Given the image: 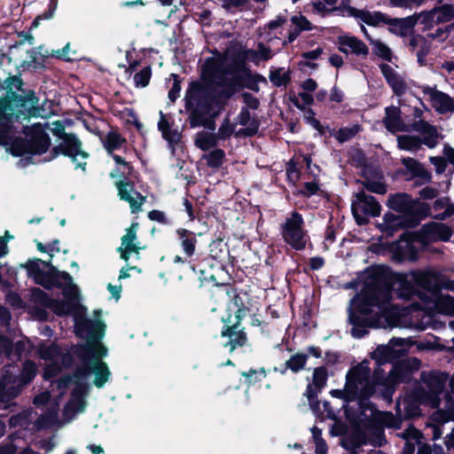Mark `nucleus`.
I'll return each instance as SVG.
<instances>
[{"mask_svg":"<svg viewBox=\"0 0 454 454\" xmlns=\"http://www.w3.org/2000/svg\"><path fill=\"white\" fill-rule=\"evenodd\" d=\"M361 130L362 127L359 124H355L352 127H342L337 131L335 137L339 143L342 144L352 139Z\"/></svg>","mask_w":454,"mask_h":454,"instance_id":"52","label":"nucleus"},{"mask_svg":"<svg viewBox=\"0 0 454 454\" xmlns=\"http://www.w3.org/2000/svg\"><path fill=\"white\" fill-rule=\"evenodd\" d=\"M327 380H328V372H327L326 367L324 365L316 367L313 370L312 382L309 383L307 385L305 391H309V387H310L311 390L316 391L317 393H321L322 390L326 386Z\"/></svg>","mask_w":454,"mask_h":454,"instance_id":"42","label":"nucleus"},{"mask_svg":"<svg viewBox=\"0 0 454 454\" xmlns=\"http://www.w3.org/2000/svg\"><path fill=\"white\" fill-rule=\"evenodd\" d=\"M22 137L12 138L9 142L11 153L15 157H22L24 155H42L45 153L51 144L49 134L45 131L44 126L38 122L32 126H23Z\"/></svg>","mask_w":454,"mask_h":454,"instance_id":"2","label":"nucleus"},{"mask_svg":"<svg viewBox=\"0 0 454 454\" xmlns=\"http://www.w3.org/2000/svg\"><path fill=\"white\" fill-rule=\"evenodd\" d=\"M418 239V234L405 231L399 238V243L405 242V247L398 244L395 254L401 258H404L406 254L409 255L411 260H416L418 250L413 245V242Z\"/></svg>","mask_w":454,"mask_h":454,"instance_id":"34","label":"nucleus"},{"mask_svg":"<svg viewBox=\"0 0 454 454\" xmlns=\"http://www.w3.org/2000/svg\"><path fill=\"white\" fill-rule=\"evenodd\" d=\"M359 385H361V383L346 378L344 389L348 396V399H349L351 402L356 401V398L359 397Z\"/></svg>","mask_w":454,"mask_h":454,"instance_id":"63","label":"nucleus"},{"mask_svg":"<svg viewBox=\"0 0 454 454\" xmlns=\"http://www.w3.org/2000/svg\"><path fill=\"white\" fill-rule=\"evenodd\" d=\"M222 245V240L213 241L210 244V257L205 258L202 262L199 265L192 264V269L194 271H199L200 276L199 278L201 283L203 282H216V277L212 272L213 269L216 267L217 269H223V264L221 261L217 260L221 258V254L217 252H215V249Z\"/></svg>","mask_w":454,"mask_h":454,"instance_id":"15","label":"nucleus"},{"mask_svg":"<svg viewBox=\"0 0 454 454\" xmlns=\"http://www.w3.org/2000/svg\"><path fill=\"white\" fill-rule=\"evenodd\" d=\"M389 343L392 344V346L403 347L405 340L402 338H392ZM395 352L394 347L381 345L375 349L372 357L379 365H381L389 362L394 357Z\"/></svg>","mask_w":454,"mask_h":454,"instance_id":"36","label":"nucleus"},{"mask_svg":"<svg viewBox=\"0 0 454 454\" xmlns=\"http://www.w3.org/2000/svg\"><path fill=\"white\" fill-rule=\"evenodd\" d=\"M309 359V355L301 352L295 353L291 356L288 360L286 361L283 367L278 369L274 368L275 372H279L282 375L286 374L287 370H290L294 373H298L299 372L305 369Z\"/></svg>","mask_w":454,"mask_h":454,"instance_id":"40","label":"nucleus"},{"mask_svg":"<svg viewBox=\"0 0 454 454\" xmlns=\"http://www.w3.org/2000/svg\"><path fill=\"white\" fill-rule=\"evenodd\" d=\"M223 326L221 331V337L227 338V341L223 346L228 348L229 353L232 354L237 348L246 346L248 339L244 327L241 324L236 325V319L233 321L232 315L228 312L226 317H222Z\"/></svg>","mask_w":454,"mask_h":454,"instance_id":"11","label":"nucleus"},{"mask_svg":"<svg viewBox=\"0 0 454 454\" xmlns=\"http://www.w3.org/2000/svg\"><path fill=\"white\" fill-rule=\"evenodd\" d=\"M304 224L302 215L294 210L280 226V234L284 242L296 251L304 250L310 239Z\"/></svg>","mask_w":454,"mask_h":454,"instance_id":"8","label":"nucleus"},{"mask_svg":"<svg viewBox=\"0 0 454 454\" xmlns=\"http://www.w3.org/2000/svg\"><path fill=\"white\" fill-rule=\"evenodd\" d=\"M413 206L407 216L408 228L417 227L420 222L431 216V207L427 202H421L419 199L413 200Z\"/></svg>","mask_w":454,"mask_h":454,"instance_id":"31","label":"nucleus"},{"mask_svg":"<svg viewBox=\"0 0 454 454\" xmlns=\"http://www.w3.org/2000/svg\"><path fill=\"white\" fill-rule=\"evenodd\" d=\"M90 386L86 381L74 382V387L71 391V398L85 401Z\"/></svg>","mask_w":454,"mask_h":454,"instance_id":"62","label":"nucleus"},{"mask_svg":"<svg viewBox=\"0 0 454 454\" xmlns=\"http://www.w3.org/2000/svg\"><path fill=\"white\" fill-rule=\"evenodd\" d=\"M423 93L429 95L431 105L436 113L445 114L454 112V100L449 94L428 86L423 89Z\"/></svg>","mask_w":454,"mask_h":454,"instance_id":"18","label":"nucleus"},{"mask_svg":"<svg viewBox=\"0 0 454 454\" xmlns=\"http://www.w3.org/2000/svg\"><path fill=\"white\" fill-rule=\"evenodd\" d=\"M401 114V109L398 106H390L385 108L383 123L387 131L395 133L406 130Z\"/></svg>","mask_w":454,"mask_h":454,"instance_id":"33","label":"nucleus"},{"mask_svg":"<svg viewBox=\"0 0 454 454\" xmlns=\"http://www.w3.org/2000/svg\"><path fill=\"white\" fill-rule=\"evenodd\" d=\"M290 21L294 25V29L299 34L303 31H310L314 28L312 23L302 14L292 16Z\"/></svg>","mask_w":454,"mask_h":454,"instance_id":"57","label":"nucleus"},{"mask_svg":"<svg viewBox=\"0 0 454 454\" xmlns=\"http://www.w3.org/2000/svg\"><path fill=\"white\" fill-rule=\"evenodd\" d=\"M382 75L384 76L387 83L392 89L394 94L397 97L403 96L406 90L407 84L405 81L397 74L393 67L387 64H381L380 66Z\"/></svg>","mask_w":454,"mask_h":454,"instance_id":"26","label":"nucleus"},{"mask_svg":"<svg viewBox=\"0 0 454 454\" xmlns=\"http://www.w3.org/2000/svg\"><path fill=\"white\" fill-rule=\"evenodd\" d=\"M401 416L394 415L391 411H376L372 424L375 426L377 434L384 437L383 427L399 429L402 427Z\"/></svg>","mask_w":454,"mask_h":454,"instance_id":"24","label":"nucleus"},{"mask_svg":"<svg viewBox=\"0 0 454 454\" xmlns=\"http://www.w3.org/2000/svg\"><path fill=\"white\" fill-rule=\"evenodd\" d=\"M207 160V167L211 168H219L225 159V153L223 149L215 148L204 156Z\"/></svg>","mask_w":454,"mask_h":454,"instance_id":"54","label":"nucleus"},{"mask_svg":"<svg viewBox=\"0 0 454 454\" xmlns=\"http://www.w3.org/2000/svg\"><path fill=\"white\" fill-rule=\"evenodd\" d=\"M413 199L411 195L406 192L390 193L387 200V206L397 212L407 215L413 206Z\"/></svg>","mask_w":454,"mask_h":454,"instance_id":"30","label":"nucleus"},{"mask_svg":"<svg viewBox=\"0 0 454 454\" xmlns=\"http://www.w3.org/2000/svg\"><path fill=\"white\" fill-rule=\"evenodd\" d=\"M451 235L450 227L442 223L430 222L422 225L420 229L423 239L448 241Z\"/></svg>","mask_w":454,"mask_h":454,"instance_id":"19","label":"nucleus"},{"mask_svg":"<svg viewBox=\"0 0 454 454\" xmlns=\"http://www.w3.org/2000/svg\"><path fill=\"white\" fill-rule=\"evenodd\" d=\"M184 108L188 114V122L191 129L204 127L210 130L215 129V121L212 111L206 100L197 106L191 100H184Z\"/></svg>","mask_w":454,"mask_h":454,"instance_id":"12","label":"nucleus"},{"mask_svg":"<svg viewBox=\"0 0 454 454\" xmlns=\"http://www.w3.org/2000/svg\"><path fill=\"white\" fill-rule=\"evenodd\" d=\"M236 124L231 123V121L228 117H226L221 126L218 129L217 133H215L217 139L226 140L231 137V135L235 132Z\"/></svg>","mask_w":454,"mask_h":454,"instance_id":"59","label":"nucleus"},{"mask_svg":"<svg viewBox=\"0 0 454 454\" xmlns=\"http://www.w3.org/2000/svg\"><path fill=\"white\" fill-rule=\"evenodd\" d=\"M25 102L10 90L6 97H0V145H9L12 135L16 132L15 122L30 120L24 115Z\"/></svg>","mask_w":454,"mask_h":454,"instance_id":"4","label":"nucleus"},{"mask_svg":"<svg viewBox=\"0 0 454 454\" xmlns=\"http://www.w3.org/2000/svg\"><path fill=\"white\" fill-rule=\"evenodd\" d=\"M315 114L312 108H306L304 111V121L317 129L320 135H325L326 128L322 125L319 120L315 118Z\"/></svg>","mask_w":454,"mask_h":454,"instance_id":"61","label":"nucleus"},{"mask_svg":"<svg viewBox=\"0 0 454 454\" xmlns=\"http://www.w3.org/2000/svg\"><path fill=\"white\" fill-rule=\"evenodd\" d=\"M410 274L418 289L425 294L428 293L433 297L440 295L438 273L431 270H411Z\"/></svg>","mask_w":454,"mask_h":454,"instance_id":"17","label":"nucleus"},{"mask_svg":"<svg viewBox=\"0 0 454 454\" xmlns=\"http://www.w3.org/2000/svg\"><path fill=\"white\" fill-rule=\"evenodd\" d=\"M401 161L407 171L411 173V178L418 177L422 179V182L417 181L416 185L431 183L432 174L419 160L411 157H405Z\"/></svg>","mask_w":454,"mask_h":454,"instance_id":"29","label":"nucleus"},{"mask_svg":"<svg viewBox=\"0 0 454 454\" xmlns=\"http://www.w3.org/2000/svg\"><path fill=\"white\" fill-rule=\"evenodd\" d=\"M222 286L225 288L226 294L231 297V301L234 307L237 309L234 312V318H236V325L241 324L242 319L247 316L249 309L246 306L242 297L237 294V289L234 288L231 284H222Z\"/></svg>","mask_w":454,"mask_h":454,"instance_id":"37","label":"nucleus"},{"mask_svg":"<svg viewBox=\"0 0 454 454\" xmlns=\"http://www.w3.org/2000/svg\"><path fill=\"white\" fill-rule=\"evenodd\" d=\"M391 282H393V291L399 299L410 301L413 297H418L420 301L427 302L431 300L430 296L425 292L417 288L410 273L395 272L392 270Z\"/></svg>","mask_w":454,"mask_h":454,"instance_id":"10","label":"nucleus"},{"mask_svg":"<svg viewBox=\"0 0 454 454\" xmlns=\"http://www.w3.org/2000/svg\"><path fill=\"white\" fill-rule=\"evenodd\" d=\"M388 18L389 16L380 12H371L369 11H365L364 17H362V21L368 26L377 27L380 23H384L387 25Z\"/></svg>","mask_w":454,"mask_h":454,"instance_id":"53","label":"nucleus"},{"mask_svg":"<svg viewBox=\"0 0 454 454\" xmlns=\"http://www.w3.org/2000/svg\"><path fill=\"white\" fill-rule=\"evenodd\" d=\"M176 243L182 253L192 255V257L197 254L198 239L197 234L185 228H178L176 230Z\"/></svg>","mask_w":454,"mask_h":454,"instance_id":"25","label":"nucleus"},{"mask_svg":"<svg viewBox=\"0 0 454 454\" xmlns=\"http://www.w3.org/2000/svg\"><path fill=\"white\" fill-rule=\"evenodd\" d=\"M120 200L129 204L131 213L135 214L141 210L142 205L146 201V197L139 192L135 191V184L127 176L115 183Z\"/></svg>","mask_w":454,"mask_h":454,"instance_id":"16","label":"nucleus"},{"mask_svg":"<svg viewBox=\"0 0 454 454\" xmlns=\"http://www.w3.org/2000/svg\"><path fill=\"white\" fill-rule=\"evenodd\" d=\"M412 129L422 134L423 144L428 148H434L436 146L438 141V131L435 126L430 124L427 121L419 120L412 123Z\"/></svg>","mask_w":454,"mask_h":454,"instance_id":"32","label":"nucleus"},{"mask_svg":"<svg viewBox=\"0 0 454 454\" xmlns=\"http://www.w3.org/2000/svg\"><path fill=\"white\" fill-rule=\"evenodd\" d=\"M152 76V68L150 66L145 67L138 73L134 75V82L136 87L145 88L146 87Z\"/></svg>","mask_w":454,"mask_h":454,"instance_id":"60","label":"nucleus"},{"mask_svg":"<svg viewBox=\"0 0 454 454\" xmlns=\"http://www.w3.org/2000/svg\"><path fill=\"white\" fill-rule=\"evenodd\" d=\"M37 373V366L36 364L32 360H27L23 364V367L20 374L18 376V380L20 382V386L23 387L24 386L29 384L36 376Z\"/></svg>","mask_w":454,"mask_h":454,"instance_id":"47","label":"nucleus"},{"mask_svg":"<svg viewBox=\"0 0 454 454\" xmlns=\"http://www.w3.org/2000/svg\"><path fill=\"white\" fill-rule=\"evenodd\" d=\"M371 370L368 366L362 363L352 366L347 372L346 378L363 384V382L370 378Z\"/></svg>","mask_w":454,"mask_h":454,"instance_id":"50","label":"nucleus"},{"mask_svg":"<svg viewBox=\"0 0 454 454\" xmlns=\"http://www.w3.org/2000/svg\"><path fill=\"white\" fill-rule=\"evenodd\" d=\"M194 144L201 151L206 152L211 148H215L218 145V139L215 133L200 131L197 133Z\"/></svg>","mask_w":454,"mask_h":454,"instance_id":"46","label":"nucleus"},{"mask_svg":"<svg viewBox=\"0 0 454 454\" xmlns=\"http://www.w3.org/2000/svg\"><path fill=\"white\" fill-rule=\"evenodd\" d=\"M351 201V213L358 226L369 223V217H378L381 214V206L376 198L365 193L364 190L354 194Z\"/></svg>","mask_w":454,"mask_h":454,"instance_id":"9","label":"nucleus"},{"mask_svg":"<svg viewBox=\"0 0 454 454\" xmlns=\"http://www.w3.org/2000/svg\"><path fill=\"white\" fill-rule=\"evenodd\" d=\"M242 72L243 74L239 77L237 86L239 85L254 92H259L260 87L258 83H268L267 79L262 74L258 73L253 74L249 68L244 67Z\"/></svg>","mask_w":454,"mask_h":454,"instance_id":"38","label":"nucleus"},{"mask_svg":"<svg viewBox=\"0 0 454 454\" xmlns=\"http://www.w3.org/2000/svg\"><path fill=\"white\" fill-rule=\"evenodd\" d=\"M337 43L339 44V51L346 55L348 53L347 47L351 50L353 54L358 57L366 58L369 54L368 46L362 40L354 35H340L337 37Z\"/></svg>","mask_w":454,"mask_h":454,"instance_id":"21","label":"nucleus"},{"mask_svg":"<svg viewBox=\"0 0 454 454\" xmlns=\"http://www.w3.org/2000/svg\"><path fill=\"white\" fill-rule=\"evenodd\" d=\"M413 362L416 364L415 367L411 364L410 361L405 360L394 365L390 375L395 382L406 383L411 380L413 371L418 370L420 365V361L418 358L414 357Z\"/></svg>","mask_w":454,"mask_h":454,"instance_id":"35","label":"nucleus"},{"mask_svg":"<svg viewBox=\"0 0 454 454\" xmlns=\"http://www.w3.org/2000/svg\"><path fill=\"white\" fill-rule=\"evenodd\" d=\"M238 79H223L218 83L223 89L212 90L210 86L200 81H192L185 91L184 100H191L197 106L206 100L208 106L213 110V106H225L231 97L237 92Z\"/></svg>","mask_w":454,"mask_h":454,"instance_id":"3","label":"nucleus"},{"mask_svg":"<svg viewBox=\"0 0 454 454\" xmlns=\"http://www.w3.org/2000/svg\"><path fill=\"white\" fill-rule=\"evenodd\" d=\"M367 443L365 433L359 427L354 428L351 432L340 439V445L345 449L348 454H357V449Z\"/></svg>","mask_w":454,"mask_h":454,"instance_id":"28","label":"nucleus"},{"mask_svg":"<svg viewBox=\"0 0 454 454\" xmlns=\"http://www.w3.org/2000/svg\"><path fill=\"white\" fill-rule=\"evenodd\" d=\"M126 143L127 139L116 131H109L103 141L105 149L112 156L115 150L120 149Z\"/></svg>","mask_w":454,"mask_h":454,"instance_id":"45","label":"nucleus"},{"mask_svg":"<svg viewBox=\"0 0 454 454\" xmlns=\"http://www.w3.org/2000/svg\"><path fill=\"white\" fill-rule=\"evenodd\" d=\"M91 364V373L95 374L93 383L97 387L101 388L108 381L111 372L106 363L103 362L101 359L92 360Z\"/></svg>","mask_w":454,"mask_h":454,"instance_id":"41","label":"nucleus"},{"mask_svg":"<svg viewBox=\"0 0 454 454\" xmlns=\"http://www.w3.org/2000/svg\"><path fill=\"white\" fill-rule=\"evenodd\" d=\"M59 154L71 158L73 162H76V157L78 155L82 156L83 159L89 157V153L82 150V142L74 133L66 135L62 142L51 150L46 160H52Z\"/></svg>","mask_w":454,"mask_h":454,"instance_id":"14","label":"nucleus"},{"mask_svg":"<svg viewBox=\"0 0 454 454\" xmlns=\"http://www.w3.org/2000/svg\"><path fill=\"white\" fill-rule=\"evenodd\" d=\"M25 82L20 74H9L4 80L0 77V89L4 90L5 93L2 97H6L9 90L20 98L26 100L24 115L27 118L43 117V106H40V99L36 93L32 89L24 88Z\"/></svg>","mask_w":454,"mask_h":454,"instance_id":"7","label":"nucleus"},{"mask_svg":"<svg viewBox=\"0 0 454 454\" xmlns=\"http://www.w3.org/2000/svg\"><path fill=\"white\" fill-rule=\"evenodd\" d=\"M448 379L449 374L440 371L421 372L420 380L428 388V392H425L424 395L427 400L431 401L433 407L440 404L439 395L443 392Z\"/></svg>","mask_w":454,"mask_h":454,"instance_id":"13","label":"nucleus"},{"mask_svg":"<svg viewBox=\"0 0 454 454\" xmlns=\"http://www.w3.org/2000/svg\"><path fill=\"white\" fill-rule=\"evenodd\" d=\"M42 46L33 48L27 51L29 58L28 67L34 68L43 67L46 59V55L42 52Z\"/></svg>","mask_w":454,"mask_h":454,"instance_id":"55","label":"nucleus"},{"mask_svg":"<svg viewBox=\"0 0 454 454\" xmlns=\"http://www.w3.org/2000/svg\"><path fill=\"white\" fill-rule=\"evenodd\" d=\"M367 279L361 290L378 305L391 300L393 282L392 270L386 265H378L367 270Z\"/></svg>","mask_w":454,"mask_h":454,"instance_id":"6","label":"nucleus"},{"mask_svg":"<svg viewBox=\"0 0 454 454\" xmlns=\"http://www.w3.org/2000/svg\"><path fill=\"white\" fill-rule=\"evenodd\" d=\"M284 67H271L270 69L269 79L275 87H286L292 82V71Z\"/></svg>","mask_w":454,"mask_h":454,"instance_id":"43","label":"nucleus"},{"mask_svg":"<svg viewBox=\"0 0 454 454\" xmlns=\"http://www.w3.org/2000/svg\"><path fill=\"white\" fill-rule=\"evenodd\" d=\"M241 375L245 378V385L247 388L262 381L267 377V371L264 367L259 369L250 368L248 371L242 372Z\"/></svg>","mask_w":454,"mask_h":454,"instance_id":"48","label":"nucleus"},{"mask_svg":"<svg viewBox=\"0 0 454 454\" xmlns=\"http://www.w3.org/2000/svg\"><path fill=\"white\" fill-rule=\"evenodd\" d=\"M162 137L168 142V146L174 150L175 146L182 141L183 135L177 129H169L166 134L162 135Z\"/></svg>","mask_w":454,"mask_h":454,"instance_id":"64","label":"nucleus"},{"mask_svg":"<svg viewBox=\"0 0 454 454\" xmlns=\"http://www.w3.org/2000/svg\"><path fill=\"white\" fill-rule=\"evenodd\" d=\"M406 215H396L388 211L383 216V223L378 224V229L387 237H392L399 230H408Z\"/></svg>","mask_w":454,"mask_h":454,"instance_id":"23","label":"nucleus"},{"mask_svg":"<svg viewBox=\"0 0 454 454\" xmlns=\"http://www.w3.org/2000/svg\"><path fill=\"white\" fill-rule=\"evenodd\" d=\"M398 147L405 151H418L420 149L423 140L418 136L403 135L397 138Z\"/></svg>","mask_w":454,"mask_h":454,"instance_id":"49","label":"nucleus"},{"mask_svg":"<svg viewBox=\"0 0 454 454\" xmlns=\"http://www.w3.org/2000/svg\"><path fill=\"white\" fill-rule=\"evenodd\" d=\"M106 325L101 320H91L87 317L75 318L74 333L79 338L88 339L86 344H77L73 354L82 361L72 376L74 382L85 381L91 373L92 360H98L107 354L106 347L101 342L105 335Z\"/></svg>","mask_w":454,"mask_h":454,"instance_id":"1","label":"nucleus"},{"mask_svg":"<svg viewBox=\"0 0 454 454\" xmlns=\"http://www.w3.org/2000/svg\"><path fill=\"white\" fill-rule=\"evenodd\" d=\"M32 301L41 305L42 307L48 309L52 298L44 291L39 287H35L31 291Z\"/></svg>","mask_w":454,"mask_h":454,"instance_id":"58","label":"nucleus"},{"mask_svg":"<svg viewBox=\"0 0 454 454\" xmlns=\"http://www.w3.org/2000/svg\"><path fill=\"white\" fill-rule=\"evenodd\" d=\"M77 307L76 302L52 298L48 309L58 317H67L73 313Z\"/></svg>","mask_w":454,"mask_h":454,"instance_id":"44","label":"nucleus"},{"mask_svg":"<svg viewBox=\"0 0 454 454\" xmlns=\"http://www.w3.org/2000/svg\"><path fill=\"white\" fill-rule=\"evenodd\" d=\"M348 322L352 325L350 333L356 339H361L368 334L366 328L376 325V320L370 316H364L348 311Z\"/></svg>","mask_w":454,"mask_h":454,"instance_id":"22","label":"nucleus"},{"mask_svg":"<svg viewBox=\"0 0 454 454\" xmlns=\"http://www.w3.org/2000/svg\"><path fill=\"white\" fill-rule=\"evenodd\" d=\"M261 122L260 120L254 116L248 126H246L245 128L239 129L235 133V137H254L260 128Z\"/></svg>","mask_w":454,"mask_h":454,"instance_id":"56","label":"nucleus"},{"mask_svg":"<svg viewBox=\"0 0 454 454\" xmlns=\"http://www.w3.org/2000/svg\"><path fill=\"white\" fill-rule=\"evenodd\" d=\"M361 176L364 178V180H356V183H359L363 185V187L370 192L376 194L383 195L387 191V185L386 183L379 181V180H372L371 177H376L382 179L383 175L382 172L380 169L376 168H371L370 170L364 169L361 173Z\"/></svg>","mask_w":454,"mask_h":454,"instance_id":"20","label":"nucleus"},{"mask_svg":"<svg viewBox=\"0 0 454 454\" xmlns=\"http://www.w3.org/2000/svg\"><path fill=\"white\" fill-rule=\"evenodd\" d=\"M419 16L416 14L405 18H388L387 25L390 26L389 31L399 36H406L410 32H412L413 27L419 20Z\"/></svg>","mask_w":454,"mask_h":454,"instance_id":"27","label":"nucleus"},{"mask_svg":"<svg viewBox=\"0 0 454 454\" xmlns=\"http://www.w3.org/2000/svg\"><path fill=\"white\" fill-rule=\"evenodd\" d=\"M39 262L41 259L34 258L20 265L27 270V277L33 278L36 285L47 290H51L53 287L77 290L76 286L73 284V278L68 272L61 271L56 267L45 271L40 268ZM64 294L67 296L68 293L65 291Z\"/></svg>","mask_w":454,"mask_h":454,"instance_id":"5","label":"nucleus"},{"mask_svg":"<svg viewBox=\"0 0 454 454\" xmlns=\"http://www.w3.org/2000/svg\"><path fill=\"white\" fill-rule=\"evenodd\" d=\"M21 389L22 387L20 386L4 387L2 391H0V404L4 408L9 407L12 401L20 395Z\"/></svg>","mask_w":454,"mask_h":454,"instance_id":"51","label":"nucleus"},{"mask_svg":"<svg viewBox=\"0 0 454 454\" xmlns=\"http://www.w3.org/2000/svg\"><path fill=\"white\" fill-rule=\"evenodd\" d=\"M375 306L379 305L361 291L357 297L352 300V307L348 311L372 317L373 312L372 307Z\"/></svg>","mask_w":454,"mask_h":454,"instance_id":"39","label":"nucleus"}]
</instances>
